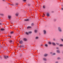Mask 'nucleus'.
<instances>
[{
	"label": "nucleus",
	"instance_id": "obj_1",
	"mask_svg": "<svg viewBox=\"0 0 63 63\" xmlns=\"http://www.w3.org/2000/svg\"><path fill=\"white\" fill-rule=\"evenodd\" d=\"M58 30L59 32H62V30L61 29V28L60 27L58 28Z\"/></svg>",
	"mask_w": 63,
	"mask_h": 63
},
{
	"label": "nucleus",
	"instance_id": "obj_2",
	"mask_svg": "<svg viewBox=\"0 0 63 63\" xmlns=\"http://www.w3.org/2000/svg\"><path fill=\"white\" fill-rule=\"evenodd\" d=\"M23 41H25V42H26L27 41V39L26 38H23Z\"/></svg>",
	"mask_w": 63,
	"mask_h": 63
},
{
	"label": "nucleus",
	"instance_id": "obj_3",
	"mask_svg": "<svg viewBox=\"0 0 63 63\" xmlns=\"http://www.w3.org/2000/svg\"><path fill=\"white\" fill-rule=\"evenodd\" d=\"M47 16H49L50 15L49 14V13H47L46 14Z\"/></svg>",
	"mask_w": 63,
	"mask_h": 63
},
{
	"label": "nucleus",
	"instance_id": "obj_4",
	"mask_svg": "<svg viewBox=\"0 0 63 63\" xmlns=\"http://www.w3.org/2000/svg\"><path fill=\"white\" fill-rule=\"evenodd\" d=\"M19 42L20 44H22L23 43V42L22 40H20Z\"/></svg>",
	"mask_w": 63,
	"mask_h": 63
},
{
	"label": "nucleus",
	"instance_id": "obj_5",
	"mask_svg": "<svg viewBox=\"0 0 63 63\" xmlns=\"http://www.w3.org/2000/svg\"><path fill=\"white\" fill-rule=\"evenodd\" d=\"M57 52V53H60V50H56Z\"/></svg>",
	"mask_w": 63,
	"mask_h": 63
},
{
	"label": "nucleus",
	"instance_id": "obj_6",
	"mask_svg": "<svg viewBox=\"0 0 63 63\" xmlns=\"http://www.w3.org/2000/svg\"><path fill=\"white\" fill-rule=\"evenodd\" d=\"M43 31L44 34H46V30H44Z\"/></svg>",
	"mask_w": 63,
	"mask_h": 63
},
{
	"label": "nucleus",
	"instance_id": "obj_7",
	"mask_svg": "<svg viewBox=\"0 0 63 63\" xmlns=\"http://www.w3.org/2000/svg\"><path fill=\"white\" fill-rule=\"evenodd\" d=\"M52 44L53 46H56V44L54 42H52Z\"/></svg>",
	"mask_w": 63,
	"mask_h": 63
},
{
	"label": "nucleus",
	"instance_id": "obj_8",
	"mask_svg": "<svg viewBox=\"0 0 63 63\" xmlns=\"http://www.w3.org/2000/svg\"><path fill=\"white\" fill-rule=\"evenodd\" d=\"M43 60L44 61H47V60L46 58H43Z\"/></svg>",
	"mask_w": 63,
	"mask_h": 63
},
{
	"label": "nucleus",
	"instance_id": "obj_9",
	"mask_svg": "<svg viewBox=\"0 0 63 63\" xmlns=\"http://www.w3.org/2000/svg\"><path fill=\"white\" fill-rule=\"evenodd\" d=\"M48 55V54H45L44 55V57H46V56H47Z\"/></svg>",
	"mask_w": 63,
	"mask_h": 63
},
{
	"label": "nucleus",
	"instance_id": "obj_10",
	"mask_svg": "<svg viewBox=\"0 0 63 63\" xmlns=\"http://www.w3.org/2000/svg\"><path fill=\"white\" fill-rule=\"evenodd\" d=\"M4 57L5 59H7V58H8V56H4Z\"/></svg>",
	"mask_w": 63,
	"mask_h": 63
},
{
	"label": "nucleus",
	"instance_id": "obj_11",
	"mask_svg": "<svg viewBox=\"0 0 63 63\" xmlns=\"http://www.w3.org/2000/svg\"><path fill=\"white\" fill-rule=\"evenodd\" d=\"M0 30L1 31H4V30H5V29H3V28H1L0 29Z\"/></svg>",
	"mask_w": 63,
	"mask_h": 63
},
{
	"label": "nucleus",
	"instance_id": "obj_12",
	"mask_svg": "<svg viewBox=\"0 0 63 63\" xmlns=\"http://www.w3.org/2000/svg\"><path fill=\"white\" fill-rule=\"evenodd\" d=\"M14 33V32L13 31H12L11 32L10 34H13V33Z\"/></svg>",
	"mask_w": 63,
	"mask_h": 63
},
{
	"label": "nucleus",
	"instance_id": "obj_13",
	"mask_svg": "<svg viewBox=\"0 0 63 63\" xmlns=\"http://www.w3.org/2000/svg\"><path fill=\"white\" fill-rule=\"evenodd\" d=\"M9 42L10 43H12V40H10V41H9Z\"/></svg>",
	"mask_w": 63,
	"mask_h": 63
},
{
	"label": "nucleus",
	"instance_id": "obj_14",
	"mask_svg": "<svg viewBox=\"0 0 63 63\" xmlns=\"http://www.w3.org/2000/svg\"><path fill=\"white\" fill-rule=\"evenodd\" d=\"M24 47V46L23 45H21L19 47L20 48L21 47Z\"/></svg>",
	"mask_w": 63,
	"mask_h": 63
},
{
	"label": "nucleus",
	"instance_id": "obj_15",
	"mask_svg": "<svg viewBox=\"0 0 63 63\" xmlns=\"http://www.w3.org/2000/svg\"><path fill=\"white\" fill-rule=\"evenodd\" d=\"M51 43L50 42H48V44H49V45H51Z\"/></svg>",
	"mask_w": 63,
	"mask_h": 63
},
{
	"label": "nucleus",
	"instance_id": "obj_16",
	"mask_svg": "<svg viewBox=\"0 0 63 63\" xmlns=\"http://www.w3.org/2000/svg\"><path fill=\"white\" fill-rule=\"evenodd\" d=\"M29 19H25L24 20V21H29Z\"/></svg>",
	"mask_w": 63,
	"mask_h": 63
},
{
	"label": "nucleus",
	"instance_id": "obj_17",
	"mask_svg": "<svg viewBox=\"0 0 63 63\" xmlns=\"http://www.w3.org/2000/svg\"><path fill=\"white\" fill-rule=\"evenodd\" d=\"M11 16H8V18H9V19H10V18H11Z\"/></svg>",
	"mask_w": 63,
	"mask_h": 63
},
{
	"label": "nucleus",
	"instance_id": "obj_18",
	"mask_svg": "<svg viewBox=\"0 0 63 63\" xmlns=\"http://www.w3.org/2000/svg\"><path fill=\"white\" fill-rule=\"evenodd\" d=\"M31 27L28 26L27 27V29H28L29 28H31Z\"/></svg>",
	"mask_w": 63,
	"mask_h": 63
},
{
	"label": "nucleus",
	"instance_id": "obj_19",
	"mask_svg": "<svg viewBox=\"0 0 63 63\" xmlns=\"http://www.w3.org/2000/svg\"><path fill=\"white\" fill-rule=\"evenodd\" d=\"M43 9H45L46 8V7L45 6V5H44L43 6Z\"/></svg>",
	"mask_w": 63,
	"mask_h": 63
},
{
	"label": "nucleus",
	"instance_id": "obj_20",
	"mask_svg": "<svg viewBox=\"0 0 63 63\" xmlns=\"http://www.w3.org/2000/svg\"><path fill=\"white\" fill-rule=\"evenodd\" d=\"M38 38H39V37H38V36H36L35 38V39H38Z\"/></svg>",
	"mask_w": 63,
	"mask_h": 63
},
{
	"label": "nucleus",
	"instance_id": "obj_21",
	"mask_svg": "<svg viewBox=\"0 0 63 63\" xmlns=\"http://www.w3.org/2000/svg\"><path fill=\"white\" fill-rule=\"evenodd\" d=\"M31 25L32 26H33L34 25V24L33 23H32L31 24Z\"/></svg>",
	"mask_w": 63,
	"mask_h": 63
},
{
	"label": "nucleus",
	"instance_id": "obj_22",
	"mask_svg": "<svg viewBox=\"0 0 63 63\" xmlns=\"http://www.w3.org/2000/svg\"><path fill=\"white\" fill-rule=\"evenodd\" d=\"M60 59H61V58L59 57H58L57 58V59H58V60Z\"/></svg>",
	"mask_w": 63,
	"mask_h": 63
},
{
	"label": "nucleus",
	"instance_id": "obj_23",
	"mask_svg": "<svg viewBox=\"0 0 63 63\" xmlns=\"http://www.w3.org/2000/svg\"><path fill=\"white\" fill-rule=\"evenodd\" d=\"M45 47H47L48 45H47V44H45Z\"/></svg>",
	"mask_w": 63,
	"mask_h": 63
},
{
	"label": "nucleus",
	"instance_id": "obj_24",
	"mask_svg": "<svg viewBox=\"0 0 63 63\" xmlns=\"http://www.w3.org/2000/svg\"><path fill=\"white\" fill-rule=\"evenodd\" d=\"M61 40L62 41V42H63V38L61 39Z\"/></svg>",
	"mask_w": 63,
	"mask_h": 63
},
{
	"label": "nucleus",
	"instance_id": "obj_25",
	"mask_svg": "<svg viewBox=\"0 0 63 63\" xmlns=\"http://www.w3.org/2000/svg\"><path fill=\"white\" fill-rule=\"evenodd\" d=\"M63 44H61L60 45V47H63Z\"/></svg>",
	"mask_w": 63,
	"mask_h": 63
},
{
	"label": "nucleus",
	"instance_id": "obj_26",
	"mask_svg": "<svg viewBox=\"0 0 63 63\" xmlns=\"http://www.w3.org/2000/svg\"><path fill=\"white\" fill-rule=\"evenodd\" d=\"M37 32V30H34V32L35 33H36V32Z\"/></svg>",
	"mask_w": 63,
	"mask_h": 63
},
{
	"label": "nucleus",
	"instance_id": "obj_27",
	"mask_svg": "<svg viewBox=\"0 0 63 63\" xmlns=\"http://www.w3.org/2000/svg\"><path fill=\"white\" fill-rule=\"evenodd\" d=\"M26 34H27V35H29V34L28 33V32H26Z\"/></svg>",
	"mask_w": 63,
	"mask_h": 63
},
{
	"label": "nucleus",
	"instance_id": "obj_28",
	"mask_svg": "<svg viewBox=\"0 0 63 63\" xmlns=\"http://www.w3.org/2000/svg\"><path fill=\"white\" fill-rule=\"evenodd\" d=\"M10 5H11L12 6H14V4H9Z\"/></svg>",
	"mask_w": 63,
	"mask_h": 63
},
{
	"label": "nucleus",
	"instance_id": "obj_29",
	"mask_svg": "<svg viewBox=\"0 0 63 63\" xmlns=\"http://www.w3.org/2000/svg\"><path fill=\"white\" fill-rule=\"evenodd\" d=\"M0 16H3L4 15L3 14L0 13Z\"/></svg>",
	"mask_w": 63,
	"mask_h": 63
},
{
	"label": "nucleus",
	"instance_id": "obj_30",
	"mask_svg": "<svg viewBox=\"0 0 63 63\" xmlns=\"http://www.w3.org/2000/svg\"><path fill=\"white\" fill-rule=\"evenodd\" d=\"M28 33H29V34H31V33H32V32H31V31H30V32H28Z\"/></svg>",
	"mask_w": 63,
	"mask_h": 63
},
{
	"label": "nucleus",
	"instance_id": "obj_31",
	"mask_svg": "<svg viewBox=\"0 0 63 63\" xmlns=\"http://www.w3.org/2000/svg\"><path fill=\"white\" fill-rule=\"evenodd\" d=\"M55 54H56V53H53L52 54V55H55Z\"/></svg>",
	"mask_w": 63,
	"mask_h": 63
},
{
	"label": "nucleus",
	"instance_id": "obj_32",
	"mask_svg": "<svg viewBox=\"0 0 63 63\" xmlns=\"http://www.w3.org/2000/svg\"><path fill=\"white\" fill-rule=\"evenodd\" d=\"M56 44H57V45H59V44L58 43H56Z\"/></svg>",
	"mask_w": 63,
	"mask_h": 63
},
{
	"label": "nucleus",
	"instance_id": "obj_33",
	"mask_svg": "<svg viewBox=\"0 0 63 63\" xmlns=\"http://www.w3.org/2000/svg\"><path fill=\"white\" fill-rule=\"evenodd\" d=\"M24 2H26V0H23Z\"/></svg>",
	"mask_w": 63,
	"mask_h": 63
},
{
	"label": "nucleus",
	"instance_id": "obj_34",
	"mask_svg": "<svg viewBox=\"0 0 63 63\" xmlns=\"http://www.w3.org/2000/svg\"><path fill=\"white\" fill-rule=\"evenodd\" d=\"M16 16H17L18 15V14H16Z\"/></svg>",
	"mask_w": 63,
	"mask_h": 63
},
{
	"label": "nucleus",
	"instance_id": "obj_35",
	"mask_svg": "<svg viewBox=\"0 0 63 63\" xmlns=\"http://www.w3.org/2000/svg\"><path fill=\"white\" fill-rule=\"evenodd\" d=\"M8 40H11V38H9L8 39Z\"/></svg>",
	"mask_w": 63,
	"mask_h": 63
},
{
	"label": "nucleus",
	"instance_id": "obj_36",
	"mask_svg": "<svg viewBox=\"0 0 63 63\" xmlns=\"http://www.w3.org/2000/svg\"><path fill=\"white\" fill-rule=\"evenodd\" d=\"M53 41H55V39H54V38L53 39Z\"/></svg>",
	"mask_w": 63,
	"mask_h": 63
},
{
	"label": "nucleus",
	"instance_id": "obj_37",
	"mask_svg": "<svg viewBox=\"0 0 63 63\" xmlns=\"http://www.w3.org/2000/svg\"><path fill=\"white\" fill-rule=\"evenodd\" d=\"M56 49H59V47H56Z\"/></svg>",
	"mask_w": 63,
	"mask_h": 63
},
{
	"label": "nucleus",
	"instance_id": "obj_38",
	"mask_svg": "<svg viewBox=\"0 0 63 63\" xmlns=\"http://www.w3.org/2000/svg\"><path fill=\"white\" fill-rule=\"evenodd\" d=\"M16 5H18V4L17 3H16Z\"/></svg>",
	"mask_w": 63,
	"mask_h": 63
},
{
	"label": "nucleus",
	"instance_id": "obj_39",
	"mask_svg": "<svg viewBox=\"0 0 63 63\" xmlns=\"http://www.w3.org/2000/svg\"><path fill=\"white\" fill-rule=\"evenodd\" d=\"M58 63V61H56V63Z\"/></svg>",
	"mask_w": 63,
	"mask_h": 63
},
{
	"label": "nucleus",
	"instance_id": "obj_40",
	"mask_svg": "<svg viewBox=\"0 0 63 63\" xmlns=\"http://www.w3.org/2000/svg\"><path fill=\"white\" fill-rule=\"evenodd\" d=\"M30 5V4H28V6H29Z\"/></svg>",
	"mask_w": 63,
	"mask_h": 63
},
{
	"label": "nucleus",
	"instance_id": "obj_41",
	"mask_svg": "<svg viewBox=\"0 0 63 63\" xmlns=\"http://www.w3.org/2000/svg\"><path fill=\"white\" fill-rule=\"evenodd\" d=\"M50 54H52V52H50Z\"/></svg>",
	"mask_w": 63,
	"mask_h": 63
},
{
	"label": "nucleus",
	"instance_id": "obj_42",
	"mask_svg": "<svg viewBox=\"0 0 63 63\" xmlns=\"http://www.w3.org/2000/svg\"><path fill=\"white\" fill-rule=\"evenodd\" d=\"M2 0L3 1H4V2L5 0Z\"/></svg>",
	"mask_w": 63,
	"mask_h": 63
},
{
	"label": "nucleus",
	"instance_id": "obj_43",
	"mask_svg": "<svg viewBox=\"0 0 63 63\" xmlns=\"http://www.w3.org/2000/svg\"><path fill=\"white\" fill-rule=\"evenodd\" d=\"M62 10H63V8H62Z\"/></svg>",
	"mask_w": 63,
	"mask_h": 63
},
{
	"label": "nucleus",
	"instance_id": "obj_44",
	"mask_svg": "<svg viewBox=\"0 0 63 63\" xmlns=\"http://www.w3.org/2000/svg\"><path fill=\"white\" fill-rule=\"evenodd\" d=\"M8 37H10V36L9 35H8Z\"/></svg>",
	"mask_w": 63,
	"mask_h": 63
},
{
	"label": "nucleus",
	"instance_id": "obj_45",
	"mask_svg": "<svg viewBox=\"0 0 63 63\" xmlns=\"http://www.w3.org/2000/svg\"><path fill=\"white\" fill-rule=\"evenodd\" d=\"M2 24V23H0V25H1Z\"/></svg>",
	"mask_w": 63,
	"mask_h": 63
},
{
	"label": "nucleus",
	"instance_id": "obj_46",
	"mask_svg": "<svg viewBox=\"0 0 63 63\" xmlns=\"http://www.w3.org/2000/svg\"><path fill=\"white\" fill-rule=\"evenodd\" d=\"M44 15V16H45V15L44 14H43Z\"/></svg>",
	"mask_w": 63,
	"mask_h": 63
},
{
	"label": "nucleus",
	"instance_id": "obj_47",
	"mask_svg": "<svg viewBox=\"0 0 63 63\" xmlns=\"http://www.w3.org/2000/svg\"><path fill=\"white\" fill-rule=\"evenodd\" d=\"M1 43H0V46H1Z\"/></svg>",
	"mask_w": 63,
	"mask_h": 63
},
{
	"label": "nucleus",
	"instance_id": "obj_48",
	"mask_svg": "<svg viewBox=\"0 0 63 63\" xmlns=\"http://www.w3.org/2000/svg\"><path fill=\"white\" fill-rule=\"evenodd\" d=\"M10 37H11V36H10Z\"/></svg>",
	"mask_w": 63,
	"mask_h": 63
},
{
	"label": "nucleus",
	"instance_id": "obj_49",
	"mask_svg": "<svg viewBox=\"0 0 63 63\" xmlns=\"http://www.w3.org/2000/svg\"><path fill=\"white\" fill-rule=\"evenodd\" d=\"M63 54V52H62Z\"/></svg>",
	"mask_w": 63,
	"mask_h": 63
},
{
	"label": "nucleus",
	"instance_id": "obj_50",
	"mask_svg": "<svg viewBox=\"0 0 63 63\" xmlns=\"http://www.w3.org/2000/svg\"><path fill=\"white\" fill-rule=\"evenodd\" d=\"M42 17H44V16H42Z\"/></svg>",
	"mask_w": 63,
	"mask_h": 63
},
{
	"label": "nucleus",
	"instance_id": "obj_51",
	"mask_svg": "<svg viewBox=\"0 0 63 63\" xmlns=\"http://www.w3.org/2000/svg\"><path fill=\"white\" fill-rule=\"evenodd\" d=\"M23 63H24V62H23Z\"/></svg>",
	"mask_w": 63,
	"mask_h": 63
}]
</instances>
